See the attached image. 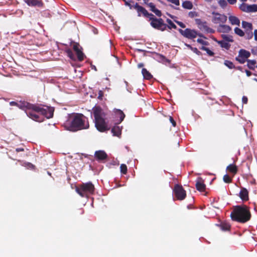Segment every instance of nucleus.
Returning <instances> with one entry per match:
<instances>
[{
	"mask_svg": "<svg viewBox=\"0 0 257 257\" xmlns=\"http://www.w3.org/2000/svg\"><path fill=\"white\" fill-rule=\"evenodd\" d=\"M18 107L26 111L27 110H32L38 113L41 114L47 118H50L53 116L54 109L52 107L47 106H42L41 104H33L27 101L19 102Z\"/></svg>",
	"mask_w": 257,
	"mask_h": 257,
	"instance_id": "obj_1",
	"label": "nucleus"
},
{
	"mask_svg": "<svg viewBox=\"0 0 257 257\" xmlns=\"http://www.w3.org/2000/svg\"><path fill=\"white\" fill-rule=\"evenodd\" d=\"M230 217L232 220L243 223L250 219L251 213L246 205H237L234 207Z\"/></svg>",
	"mask_w": 257,
	"mask_h": 257,
	"instance_id": "obj_2",
	"label": "nucleus"
},
{
	"mask_svg": "<svg viewBox=\"0 0 257 257\" xmlns=\"http://www.w3.org/2000/svg\"><path fill=\"white\" fill-rule=\"evenodd\" d=\"M95 125L98 131L104 132L109 130L105 120V113L99 106H94L93 109Z\"/></svg>",
	"mask_w": 257,
	"mask_h": 257,
	"instance_id": "obj_3",
	"label": "nucleus"
},
{
	"mask_svg": "<svg viewBox=\"0 0 257 257\" xmlns=\"http://www.w3.org/2000/svg\"><path fill=\"white\" fill-rule=\"evenodd\" d=\"M86 117L81 113H76L72 117V120L69 123V131L76 132L79 130L87 129L89 127V123L86 120Z\"/></svg>",
	"mask_w": 257,
	"mask_h": 257,
	"instance_id": "obj_4",
	"label": "nucleus"
},
{
	"mask_svg": "<svg viewBox=\"0 0 257 257\" xmlns=\"http://www.w3.org/2000/svg\"><path fill=\"white\" fill-rule=\"evenodd\" d=\"M94 186L90 182L82 183L76 187V192L82 197H87L88 195L92 194L94 191Z\"/></svg>",
	"mask_w": 257,
	"mask_h": 257,
	"instance_id": "obj_5",
	"label": "nucleus"
},
{
	"mask_svg": "<svg viewBox=\"0 0 257 257\" xmlns=\"http://www.w3.org/2000/svg\"><path fill=\"white\" fill-rule=\"evenodd\" d=\"M173 192L177 200H183L186 197V191L181 185L175 184L173 189Z\"/></svg>",
	"mask_w": 257,
	"mask_h": 257,
	"instance_id": "obj_6",
	"label": "nucleus"
},
{
	"mask_svg": "<svg viewBox=\"0 0 257 257\" xmlns=\"http://www.w3.org/2000/svg\"><path fill=\"white\" fill-rule=\"evenodd\" d=\"M178 31L184 37L189 39H194L196 38L197 36L202 37V34H198L195 30L189 28H187L185 30H183L181 29H179Z\"/></svg>",
	"mask_w": 257,
	"mask_h": 257,
	"instance_id": "obj_7",
	"label": "nucleus"
},
{
	"mask_svg": "<svg viewBox=\"0 0 257 257\" xmlns=\"http://www.w3.org/2000/svg\"><path fill=\"white\" fill-rule=\"evenodd\" d=\"M151 26L158 30L164 31L166 30L167 24H165L162 19H155L150 23Z\"/></svg>",
	"mask_w": 257,
	"mask_h": 257,
	"instance_id": "obj_8",
	"label": "nucleus"
},
{
	"mask_svg": "<svg viewBox=\"0 0 257 257\" xmlns=\"http://www.w3.org/2000/svg\"><path fill=\"white\" fill-rule=\"evenodd\" d=\"M213 15L212 19V22L214 24H224L226 22L227 18V16L223 14H221L215 12H212Z\"/></svg>",
	"mask_w": 257,
	"mask_h": 257,
	"instance_id": "obj_9",
	"label": "nucleus"
},
{
	"mask_svg": "<svg viewBox=\"0 0 257 257\" xmlns=\"http://www.w3.org/2000/svg\"><path fill=\"white\" fill-rule=\"evenodd\" d=\"M196 24L198 25L199 28L202 30L208 33H214V30L212 29L209 28L207 23L205 21H202L200 19H196Z\"/></svg>",
	"mask_w": 257,
	"mask_h": 257,
	"instance_id": "obj_10",
	"label": "nucleus"
},
{
	"mask_svg": "<svg viewBox=\"0 0 257 257\" xmlns=\"http://www.w3.org/2000/svg\"><path fill=\"white\" fill-rule=\"evenodd\" d=\"M94 158L99 162H104L108 158V155L104 151L99 150L95 151Z\"/></svg>",
	"mask_w": 257,
	"mask_h": 257,
	"instance_id": "obj_11",
	"label": "nucleus"
},
{
	"mask_svg": "<svg viewBox=\"0 0 257 257\" xmlns=\"http://www.w3.org/2000/svg\"><path fill=\"white\" fill-rule=\"evenodd\" d=\"M71 46L73 50L76 52L78 59L80 61H82L84 60V54L80 49V45L79 43L76 42H73L71 44Z\"/></svg>",
	"mask_w": 257,
	"mask_h": 257,
	"instance_id": "obj_12",
	"label": "nucleus"
},
{
	"mask_svg": "<svg viewBox=\"0 0 257 257\" xmlns=\"http://www.w3.org/2000/svg\"><path fill=\"white\" fill-rule=\"evenodd\" d=\"M134 9L137 11L138 17L143 16L144 17L147 11L145 8L140 6L137 3L134 5Z\"/></svg>",
	"mask_w": 257,
	"mask_h": 257,
	"instance_id": "obj_13",
	"label": "nucleus"
},
{
	"mask_svg": "<svg viewBox=\"0 0 257 257\" xmlns=\"http://www.w3.org/2000/svg\"><path fill=\"white\" fill-rule=\"evenodd\" d=\"M26 113L30 118L33 119L34 120L37 121H41V119L40 118V116L38 114L39 113H38L34 110H29V111H26ZM40 114H41L40 113Z\"/></svg>",
	"mask_w": 257,
	"mask_h": 257,
	"instance_id": "obj_14",
	"label": "nucleus"
},
{
	"mask_svg": "<svg viewBox=\"0 0 257 257\" xmlns=\"http://www.w3.org/2000/svg\"><path fill=\"white\" fill-rule=\"evenodd\" d=\"M195 186L196 189L200 192H204L206 189V185L202 178H199L196 181Z\"/></svg>",
	"mask_w": 257,
	"mask_h": 257,
	"instance_id": "obj_15",
	"label": "nucleus"
},
{
	"mask_svg": "<svg viewBox=\"0 0 257 257\" xmlns=\"http://www.w3.org/2000/svg\"><path fill=\"white\" fill-rule=\"evenodd\" d=\"M231 30V28L226 25L220 24L217 28V31L219 33H227Z\"/></svg>",
	"mask_w": 257,
	"mask_h": 257,
	"instance_id": "obj_16",
	"label": "nucleus"
},
{
	"mask_svg": "<svg viewBox=\"0 0 257 257\" xmlns=\"http://www.w3.org/2000/svg\"><path fill=\"white\" fill-rule=\"evenodd\" d=\"M239 197L242 201H247L249 199L248 192L246 189L241 188L239 192Z\"/></svg>",
	"mask_w": 257,
	"mask_h": 257,
	"instance_id": "obj_17",
	"label": "nucleus"
},
{
	"mask_svg": "<svg viewBox=\"0 0 257 257\" xmlns=\"http://www.w3.org/2000/svg\"><path fill=\"white\" fill-rule=\"evenodd\" d=\"M148 6L150 8V10L154 13L158 17H161L162 16V12L156 8L155 5L153 3H150L148 4Z\"/></svg>",
	"mask_w": 257,
	"mask_h": 257,
	"instance_id": "obj_18",
	"label": "nucleus"
},
{
	"mask_svg": "<svg viewBox=\"0 0 257 257\" xmlns=\"http://www.w3.org/2000/svg\"><path fill=\"white\" fill-rule=\"evenodd\" d=\"M25 2L29 6H38V7H42L43 3L42 1H39L38 0H26Z\"/></svg>",
	"mask_w": 257,
	"mask_h": 257,
	"instance_id": "obj_19",
	"label": "nucleus"
},
{
	"mask_svg": "<svg viewBox=\"0 0 257 257\" xmlns=\"http://www.w3.org/2000/svg\"><path fill=\"white\" fill-rule=\"evenodd\" d=\"M228 20L232 25H237L239 26L240 25L239 19L235 16H230L228 17Z\"/></svg>",
	"mask_w": 257,
	"mask_h": 257,
	"instance_id": "obj_20",
	"label": "nucleus"
},
{
	"mask_svg": "<svg viewBox=\"0 0 257 257\" xmlns=\"http://www.w3.org/2000/svg\"><path fill=\"white\" fill-rule=\"evenodd\" d=\"M238 55L240 57H242V58L243 57V58L248 60L247 58H248L250 56V53L245 49H241L239 51Z\"/></svg>",
	"mask_w": 257,
	"mask_h": 257,
	"instance_id": "obj_21",
	"label": "nucleus"
},
{
	"mask_svg": "<svg viewBox=\"0 0 257 257\" xmlns=\"http://www.w3.org/2000/svg\"><path fill=\"white\" fill-rule=\"evenodd\" d=\"M115 114L116 117H119V119L118 121V123H120L124 118L125 114L123 111L120 109H116L115 111Z\"/></svg>",
	"mask_w": 257,
	"mask_h": 257,
	"instance_id": "obj_22",
	"label": "nucleus"
},
{
	"mask_svg": "<svg viewBox=\"0 0 257 257\" xmlns=\"http://www.w3.org/2000/svg\"><path fill=\"white\" fill-rule=\"evenodd\" d=\"M241 24L242 27L244 29L245 32L252 30L253 27L251 23L243 21H242Z\"/></svg>",
	"mask_w": 257,
	"mask_h": 257,
	"instance_id": "obj_23",
	"label": "nucleus"
},
{
	"mask_svg": "<svg viewBox=\"0 0 257 257\" xmlns=\"http://www.w3.org/2000/svg\"><path fill=\"white\" fill-rule=\"evenodd\" d=\"M226 170L229 172L232 173L233 175L236 174L238 171L237 167L234 164H230L229 165L227 168Z\"/></svg>",
	"mask_w": 257,
	"mask_h": 257,
	"instance_id": "obj_24",
	"label": "nucleus"
},
{
	"mask_svg": "<svg viewBox=\"0 0 257 257\" xmlns=\"http://www.w3.org/2000/svg\"><path fill=\"white\" fill-rule=\"evenodd\" d=\"M142 73L146 79L150 80L153 78L152 75L146 68L142 69Z\"/></svg>",
	"mask_w": 257,
	"mask_h": 257,
	"instance_id": "obj_25",
	"label": "nucleus"
},
{
	"mask_svg": "<svg viewBox=\"0 0 257 257\" xmlns=\"http://www.w3.org/2000/svg\"><path fill=\"white\" fill-rule=\"evenodd\" d=\"M182 6L184 9L187 10H191L193 7L192 3L189 1H185L183 2L182 3Z\"/></svg>",
	"mask_w": 257,
	"mask_h": 257,
	"instance_id": "obj_26",
	"label": "nucleus"
},
{
	"mask_svg": "<svg viewBox=\"0 0 257 257\" xmlns=\"http://www.w3.org/2000/svg\"><path fill=\"white\" fill-rule=\"evenodd\" d=\"M217 42L219 44L221 47L225 48L226 50H228L230 47V44L224 40L217 41Z\"/></svg>",
	"mask_w": 257,
	"mask_h": 257,
	"instance_id": "obj_27",
	"label": "nucleus"
},
{
	"mask_svg": "<svg viewBox=\"0 0 257 257\" xmlns=\"http://www.w3.org/2000/svg\"><path fill=\"white\" fill-rule=\"evenodd\" d=\"M247 66L248 68L251 70H254L255 65L256 63V61L255 60H247Z\"/></svg>",
	"mask_w": 257,
	"mask_h": 257,
	"instance_id": "obj_28",
	"label": "nucleus"
},
{
	"mask_svg": "<svg viewBox=\"0 0 257 257\" xmlns=\"http://www.w3.org/2000/svg\"><path fill=\"white\" fill-rule=\"evenodd\" d=\"M239 9L243 12L248 13V5L245 3H242L239 6Z\"/></svg>",
	"mask_w": 257,
	"mask_h": 257,
	"instance_id": "obj_29",
	"label": "nucleus"
},
{
	"mask_svg": "<svg viewBox=\"0 0 257 257\" xmlns=\"http://www.w3.org/2000/svg\"><path fill=\"white\" fill-rule=\"evenodd\" d=\"M111 132L114 136H118L121 134V131L118 126H114L111 129Z\"/></svg>",
	"mask_w": 257,
	"mask_h": 257,
	"instance_id": "obj_30",
	"label": "nucleus"
},
{
	"mask_svg": "<svg viewBox=\"0 0 257 257\" xmlns=\"http://www.w3.org/2000/svg\"><path fill=\"white\" fill-rule=\"evenodd\" d=\"M200 49L201 50L205 51L206 52L207 54L209 56H213L214 55V53L213 52L211 51L209 48H208L204 46H202V47H200Z\"/></svg>",
	"mask_w": 257,
	"mask_h": 257,
	"instance_id": "obj_31",
	"label": "nucleus"
},
{
	"mask_svg": "<svg viewBox=\"0 0 257 257\" xmlns=\"http://www.w3.org/2000/svg\"><path fill=\"white\" fill-rule=\"evenodd\" d=\"M166 21L168 24L167 25V28H168L169 29H171L172 28L176 29L177 28V26L170 19H167Z\"/></svg>",
	"mask_w": 257,
	"mask_h": 257,
	"instance_id": "obj_32",
	"label": "nucleus"
},
{
	"mask_svg": "<svg viewBox=\"0 0 257 257\" xmlns=\"http://www.w3.org/2000/svg\"><path fill=\"white\" fill-rule=\"evenodd\" d=\"M257 12V5H248V13H253Z\"/></svg>",
	"mask_w": 257,
	"mask_h": 257,
	"instance_id": "obj_33",
	"label": "nucleus"
},
{
	"mask_svg": "<svg viewBox=\"0 0 257 257\" xmlns=\"http://www.w3.org/2000/svg\"><path fill=\"white\" fill-rule=\"evenodd\" d=\"M224 64L229 69H233L235 68L233 63L229 60H225L224 62Z\"/></svg>",
	"mask_w": 257,
	"mask_h": 257,
	"instance_id": "obj_34",
	"label": "nucleus"
},
{
	"mask_svg": "<svg viewBox=\"0 0 257 257\" xmlns=\"http://www.w3.org/2000/svg\"><path fill=\"white\" fill-rule=\"evenodd\" d=\"M234 32L236 35L239 36L240 37H243L245 35L244 32L238 27L235 28Z\"/></svg>",
	"mask_w": 257,
	"mask_h": 257,
	"instance_id": "obj_35",
	"label": "nucleus"
},
{
	"mask_svg": "<svg viewBox=\"0 0 257 257\" xmlns=\"http://www.w3.org/2000/svg\"><path fill=\"white\" fill-rule=\"evenodd\" d=\"M221 37L222 38L224 41L228 43L232 42L233 41L232 37L231 36H229L226 35H222Z\"/></svg>",
	"mask_w": 257,
	"mask_h": 257,
	"instance_id": "obj_36",
	"label": "nucleus"
},
{
	"mask_svg": "<svg viewBox=\"0 0 257 257\" xmlns=\"http://www.w3.org/2000/svg\"><path fill=\"white\" fill-rule=\"evenodd\" d=\"M65 52L71 59L75 60V56L70 49H66Z\"/></svg>",
	"mask_w": 257,
	"mask_h": 257,
	"instance_id": "obj_37",
	"label": "nucleus"
},
{
	"mask_svg": "<svg viewBox=\"0 0 257 257\" xmlns=\"http://www.w3.org/2000/svg\"><path fill=\"white\" fill-rule=\"evenodd\" d=\"M252 30H250V31H245L244 32L245 33V38L246 39H250L252 38L253 37V33H252Z\"/></svg>",
	"mask_w": 257,
	"mask_h": 257,
	"instance_id": "obj_38",
	"label": "nucleus"
},
{
	"mask_svg": "<svg viewBox=\"0 0 257 257\" xmlns=\"http://www.w3.org/2000/svg\"><path fill=\"white\" fill-rule=\"evenodd\" d=\"M145 18H149L151 22L153 21V20L156 19V18L154 16V15L151 13H149L148 11H147Z\"/></svg>",
	"mask_w": 257,
	"mask_h": 257,
	"instance_id": "obj_39",
	"label": "nucleus"
},
{
	"mask_svg": "<svg viewBox=\"0 0 257 257\" xmlns=\"http://www.w3.org/2000/svg\"><path fill=\"white\" fill-rule=\"evenodd\" d=\"M120 169L121 173H122L123 174H126L127 173V168L126 165L123 164H121L120 166Z\"/></svg>",
	"mask_w": 257,
	"mask_h": 257,
	"instance_id": "obj_40",
	"label": "nucleus"
},
{
	"mask_svg": "<svg viewBox=\"0 0 257 257\" xmlns=\"http://www.w3.org/2000/svg\"><path fill=\"white\" fill-rule=\"evenodd\" d=\"M235 60L240 64H244L247 60L243 57L242 58V57H240L239 55L235 57Z\"/></svg>",
	"mask_w": 257,
	"mask_h": 257,
	"instance_id": "obj_41",
	"label": "nucleus"
},
{
	"mask_svg": "<svg viewBox=\"0 0 257 257\" xmlns=\"http://www.w3.org/2000/svg\"><path fill=\"white\" fill-rule=\"evenodd\" d=\"M223 181L226 183H230L232 182L231 178H230L227 174L224 175L223 177Z\"/></svg>",
	"mask_w": 257,
	"mask_h": 257,
	"instance_id": "obj_42",
	"label": "nucleus"
},
{
	"mask_svg": "<svg viewBox=\"0 0 257 257\" xmlns=\"http://www.w3.org/2000/svg\"><path fill=\"white\" fill-rule=\"evenodd\" d=\"M219 5L223 9L226 7L227 5V3L226 0H219L218 1Z\"/></svg>",
	"mask_w": 257,
	"mask_h": 257,
	"instance_id": "obj_43",
	"label": "nucleus"
},
{
	"mask_svg": "<svg viewBox=\"0 0 257 257\" xmlns=\"http://www.w3.org/2000/svg\"><path fill=\"white\" fill-rule=\"evenodd\" d=\"M23 165L30 169H34L35 168V166L31 163H24Z\"/></svg>",
	"mask_w": 257,
	"mask_h": 257,
	"instance_id": "obj_44",
	"label": "nucleus"
},
{
	"mask_svg": "<svg viewBox=\"0 0 257 257\" xmlns=\"http://www.w3.org/2000/svg\"><path fill=\"white\" fill-rule=\"evenodd\" d=\"M197 42L203 45L204 46H208L209 45V42L208 41H204L201 39H198L197 40Z\"/></svg>",
	"mask_w": 257,
	"mask_h": 257,
	"instance_id": "obj_45",
	"label": "nucleus"
},
{
	"mask_svg": "<svg viewBox=\"0 0 257 257\" xmlns=\"http://www.w3.org/2000/svg\"><path fill=\"white\" fill-rule=\"evenodd\" d=\"M188 16L191 18H193L198 16V13L195 11L189 12L188 13Z\"/></svg>",
	"mask_w": 257,
	"mask_h": 257,
	"instance_id": "obj_46",
	"label": "nucleus"
},
{
	"mask_svg": "<svg viewBox=\"0 0 257 257\" xmlns=\"http://www.w3.org/2000/svg\"><path fill=\"white\" fill-rule=\"evenodd\" d=\"M168 2L171 3L177 6H179L180 5V1L179 0H166Z\"/></svg>",
	"mask_w": 257,
	"mask_h": 257,
	"instance_id": "obj_47",
	"label": "nucleus"
},
{
	"mask_svg": "<svg viewBox=\"0 0 257 257\" xmlns=\"http://www.w3.org/2000/svg\"><path fill=\"white\" fill-rule=\"evenodd\" d=\"M124 2V5L126 6H128L130 9H134V5H132L131 3L127 2L126 0H122Z\"/></svg>",
	"mask_w": 257,
	"mask_h": 257,
	"instance_id": "obj_48",
	"label": "nucleus"
},
{
	"mask_svg": "<svg viewBox=\"0 0 257 257\" xmlns=\"http://www.w3.org/2000/svg\"><path fill=\"white\" fill-rule=\"evenodd\" d=\"M103 97V92L102 90H99L98 93V99L102 100Z\"/></svg>",
	"mask_w": 257,
	"mask_h": 257,
	"instance_id": "obj_49",
	"label": "nucleus"
},
{
	"mask_svg": "<svg viewBox=\"0 0 257 257\" xmlns=\"http://www.w3.org/2000/svg\"><path fill=\"white\" fill-rule=\"evenodd\" d=\"M169 120H170V122L172 123V125L175 127L176 126V121H175V120L174 119V118H173V117L172 116H170L169 117Z\"/></svg>",
	"mask_w": 257,
	"mask_h": 257,
	"instance_id": "obj_50",
	"label": "nucleus"
},
{
	"mask_svg": "<svg viewBox=\"0 0 257 257\" xmlns=\"http://www.w3.org/2000/svg\"><path fill=\"white\" fill-rule=\"evenodd\" d=\"M175 22L181 28H185L186 27L185 25L183 23L178 21H176Z\"/></svg>",
	"mask_w": 257,
	"mask_h": 257,
	"instance_id": "obj_51",
	"label": "nucleus"
},
{
	"mask_svg": "<svg viewBox=\"0 0 257 257\" xmlns=\"http://www.w3.org/2000/svg\"><path fill=\"white\" fill-rule=\"evenodd\" d=\"M222 228L224 230H228L230 229V226L228 224H224L222 225Z\"/></svg>",
	"mask_w": 257,
	"mask_h": 257,
	"instance_id": "obj_52",
	"label": "nucleus"
},
{
	"mask_svg": "<svg viewBox=\"0 0 257 257\" xmlns=\"http://www.w3.org/2000/svg\"><path fill=\"white\" fill-rule=\"evenodd\" d=\"M248 99L246 96H243L242 98V103L244 104H246L247 103Z\"/></svg>",
	"mask_w": 257,
	"mask_h": 257,
	"instance_id": "obj_53",
	"label": "nucleus"
},
{
	"mask_svg": "<svg viewBox=\"0 0 257 257\" xmlns=\"http://www.w3.org/2000/svg\"><path fill=\"white\" fill-rule=\"evenodd\" d=\"M10 105L11 106H16L18 107L19 102H17L15 101H11L10 102Z\"/></svg>",
	"mask_w": 257,
	"mask_h": 257,
	"instance_id": "obj_54",
	"label": "nucleus"
},
{
	"mask_svg": "<svg viewBox=\"0 0 257 257\" xmlns=\"http://www.w3.org/2000/svg\"><path fill=\"white\" fill-rule=\"evenodd\" d=\"M227 2L230 5L236 4L237 0H227Z\"/></svg>",
	"mask_w": 257,
	"mask_h": 257,
	"instance_id": "obj_55",
	"label": "nucleus"
},
{
	"mask_svg": "<svg viewBox=\"0 0 257 257\" xmlns=\"http://www.w3.org/2000/svg\"><path fill=\"white\" fill-rule=\"evenodd\" d=\"M245 73H246V75H247L248 77H249V76H251V74H252V73H251L250 71H249V70H245Z\"/></svg>",
	"mask_w": 257,
	"mask_h": 257,
	"instance_id": "obj_56",
	"label": "nucleus"
},
{
	"mask_svg": "<svg viewBox=\"0 0 257 257\" xmlns=\"http://www.w3.org/2000/svg\"><path fill=\"white\" fill-rule=\"evenodd\" d=\"M251 53L254 55L257 54V48H254L251 49Z\"/></svg>",
	"mask_w": 257,
	"mask_h": 257,
	"instance_id": "obj_57",
	"label": "nucleus"
},
{
	"mask_svg": "<svg viewBox=\"0 0 257 257\" xmlns=\"http://www.w3.org/2000/svg\"><path fill=\"white\" fill-rule=\"evenodd\" d=\"M253 34H254V40L255 41H257V29H256L254 31Z\"/></svg>",
	"mask_w": 257,
	"mask_h": 257,
	"instance_id": "obj_58",
	"label": "nucleus"
},
{
	"mask_svg": "<svg viewBox=\"0 0 257 257\" xmlns=\"http://www.w3.org/2000/svg\"><path fill=\"white\" fill-rule=\"evenodd\" d=\"M16 151L17 152H23L24 151V149L23 148H17Z\"/></svg>",
	"mask_w": 257,
	"mask_h": 257,
	"instance_id": "obj_59",
	"label": "nucleus"
},
{
	"mask_svg": "<svg viewBox=\"0 0 257 257\" xmlns=\"http://www.w3.org/2000/svg\"><path fill=\"white\" fill-rule=\"evenodd\" d=\"M194 52L198 55H199L201 53V52L199 51H198L196 48H195L194 49Z\"/></svg>",
	"mask_w": 257,
	"mask_h": 257,
	"instance_id": "obj_60",
	"label": "nucleus"
},
{
	"mask_svg": "<svg viewBox=\"0 0 257 257\" xmlns=\"http://www.w3.org/2000/svg\"><path fill=\"white\" fill-rule=\"evenodd\" d=\"M144 66V64L143 63H139L138 64V67L140 68H142Z\"/></svg>",
	"mask_w": 257,
	"mask_h": 257,
	"instance_id": "obj_61",
	"label": "nucleus"
},
{
	"mask_svg": "<svg viewBox=\"0 0 257 257\" xmlns=\"http://www.w3.org/2000/svg\"><path fill=\"white\" fill-rule=\"evenodd\" d=\"M235 68L238 70L242 71V67L241 66H237V67H235Z\"/></svg>",
	"mask_w": 257,
	"mask_h": 257,
	"instance_id": "obj_62",
	"label": "nucleus"
},
{
	"mask_svg": "<svg viewBox=\"0 0 257 257\" xmlns=\"http://www.w3.org/2000/svg\"><path fill=\"white\" fill-rule=\"evenodd\" d=\"M144 3L148 6V4L150 3H149V0H144Z\"/></svg>",
	"mask_w": 257,
	"mask_h": 257,
	"instance_id": "obj_63",
	"label": "nucleus"
},
{
	"mask_svg": "<svg viewBox=\"0 0 257 257\" xmlns=\"http://www.w3.org/2000/svg\"><path fill=\"white\" fill-rule=\"evenodd\" d=\"M84 213V210L83 209H80V214H82Z\"/></svg>",
	"mask_w": 257,
	"mask_h": 257,
	"instance_id": "obj_64",
	"label": "nucleus"
}]
</instances>
